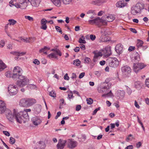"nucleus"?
<instances>
[{
    "label": "nucleus",
    "mask_w": 149,
    "mask_h": 149,
    "mask_svg": "<svg viewBox=\"0 0 149 149\" xmlns=\"http://www.w3.org/2000/svg\"><path fill=\"white\" fill-rule=\"evenodd\" d=\"M13 72L12 78L14 79H18L20 80L17 82L16 84L18 86L20 87H23L29 83V79L26 77L21 74L22 73L23 70L19 67H15Z\"/></svg>",
    "instance_id": "nucleus-1"
},
{
    "label": "nucleus",
    "mask_w": 149,
    "mask_h": 149,
    "mask_svg": "<svg viewBox=\"0 0 149 149\" xmlns=\"http://www.w3.org/2000/svg\"><path fill=\"white\" fill-rule=\"evenodd\" d=\"M111 84L110 83H107L106 81L101 84L97 87V91L99 93H103L102 97H112L114 96L111 90H110Z\"/></svg>",
    "instance_id": "nucleus-2"
},
{
    "label": "nucleus",
    "mask_w": 149,
    "mask_h": 149,
    "mask_svg": "<svg viewBox=\"0 0 149 149\" xmlns=\"http://www.w3.org/2000/svg\"><path fill=\"white\" fill-rule=\"evenodd\" d=\"M31 111L30 109H24L23 111H21L16 115V118L17 122L21 123L23 121L25 123L29 120V116L28 112Z\"/></svg>",
    "instance_id": "nucleus-3"
},
{
    "label": "nucleus",
    "mask_w": 149,
    "mask_h": 149,
    "mask_svg": "<svg viewBox=\"0 0 149 149\" xmlns=\"http://www.w3.org/2000/svg\"><path fill=\"white\" fill-rule=\"evenodd\" d=\"M144 4L138 3L135 6H132L131 8V13L133 15H136L140 12L144 8Z\"/></svg>",
    "instance_id": "nucleus-4"
},
{
    "label": "nucleus",
    "mask_w": 149,
    "mask_h": 149,
    "mask_svg": "<svg viewBox=\"0 0 149 149\" xmlns=\"http://www.w3.org/2000/svg\"><path fill=\"white\" fill-rule=\"evenodd\" d=\"M18 113H17L15 109L13 110V113L10 110H8L6 115V117L9 121L11 122H13L15 119L17 121L16 116V115Z\"/></svg>",
    "instance_id": "nucleus-5"
},
{
    "label": "nucleus",
    "mask_w": 149,
    "mask_h": 149,
    "mask_svg": "<svg viewBox=\"0 0 149 149\" xmlns=\"http://www.w3.org/2000/svg\"><path fill=\"white\" fill-rule=\"evenodd\" d=\"M18 88L15 85H10L8 87V92L10 96L16 95L18 93Z\"/></svg>",
    "instance_id": "nucleus-6"
},
{
    "label": "nucleus",
    "mask_w": 149,
    "mask_h": 149,
    "mask_svg": "<svg viewBox=\"0 0 149 149\" xmlns=\"http://www.w3.org/2000/svg\"><path fill=\"white\" fill-rule=\"evenodd\" d=\"M146 66V65L143 63H134L133 66V70L135 73H137Z\"/></svg>",
    "instance_id": "nucleus-7"
},
{
    "label": "nucleus",
    "mask_w": 149,
    "mask_h": 149,
    "mask_svg": "<svg viewBox=\"0 0 149 149\" xmlns=\"http://www.w3.org/2000/svg\"><path fill=\"white\" fill-rule=\"evenodd\" d=\"M20 1V3L21 4L23 3L25 5V6H27V2H28L31 3L32 6L34 7H37L38 6L40 2V0H24L23 2H21Z\"/></svg>",
    "instance_id": "nucleus-8"
},
{
    "label": "nucleus",
    "mask_w": 149,
    "mask_h": 149,
    "mask_svg": "<svg viewBox=\"0 0 149 149\" xmlns=\"http://www.w3.org/2000/svg\"><path fill=\"white\" fill-rule=\"evenodd\" d=\"M67 142L68 147L71 149L76 147L77 144V142L72 139H68Z\"/></svg>",
    "instance_id": "nucleus-9"
},
{
    "label": "nucleus",
    "mask_w": 149,
    "mask_h": 149,
    "mask_svg": "<svg viewBox=\"0 0 149 149\" xmlns=\"http://www.w3.org/2000/svg\"><path fill=\"white\" fill-rule=\"evenodd\" d=\"M66 141L65 140L60 139L58 140V142L56 145L57 149H63L65 146Z\"/></svg>",
    "instance_id": "nucleus-10"
},
{
    "label": "nucleus",
    "mask_w": 149,
    "mask_h": 149,
    "mask_svg": "<svg viewBox=\"0 0 149 149\" xmlns=\"http://www.w3.org/2000/svg\"><path fill=\"white\" fill-rule=\"evenodd\" d=\"M121 70L123 74L127 76L131 72V68L127 65L121 68Z\"/></svg>",
    "instance_id": "nucleus-11"
},
{
    "label": "nucleus",
    "mask_w": 149,
    "mask_h": 149,
    "mask_svg": "<svg viewBox=\"0 0 149 149\" xmlns=\"http://www.w3.org/2000/svg\"><path fill=\"white\" fill-rule=\"evenodd\" d=\"M119 62L116 58L111 59V61L109 63L110 66L113 68H116L119 65Z\"/></svg>",
    "instance_id": "nucleus-12"
},
{
    "label": "nucleus",
    "mask_w": 149,
    "mask_h": 149,
    "mask_svg": "<svg viewBox=\"0 0 149 149\" xmlns=\"http://www.w3.org/2000/svg\"><path fill=\"white\" fill-rule=\"evenodd\" d=\"M104 52L105 57H107L109 56L111 54V47L109 46L106 47L104 51Z\"/></svg>",
    "instance_id": "nucleus-13"
},
{
    "label": "nucleus",
    "mask_w": 149,
    "mask_h": 149,
    "mask_svg": "<svg viewBox=\"0 0 149 149\" xmlns=\"http://www.w3.org/2000/svg\"><path fill=\"white\" fill-rule=\"evenodd\" d=\"M127 4V3L125 2V1H120L116 3V6L118 8H122L126 6Z\"/></svg>",
    "instance_id": "nucleus-14"
},
{
    "label": "nucleus",
    "mask_w": 149,
    "mask_h": 149,
    "mask_svg": "<svg viewBox=\"0 0 149 149\" xmlns=\"http://www.w3.org/2000/svg\"><path fill=\"white\" fill-rule=\"evenodd\" d=\"M47 21L45 19L43 18L41 20L40 22L41 26V29L44 30H46L47 28V26L46 25L47 23Z\"/></svg>",
    "instance_id": "nucleus-15"
},
{
    "label": "nucleus",
    "mask_w": 149,
    "mask_h": 149,
    "mask_svg": "<svg viewBox=\"0 0 149 149\" xmlns=\"http://www.w3.org/2000/svg\"><path fill=\"white\" fill-rule=\"evenodd\" d=\"M123 50V45L120 44L117 45L115 48V50L117 53L118 54L122 53Z\"/></svg>",
    "instance_id": "nucleus-16"
},
{
    "label": "nucleus",
    "mask_w": 149,
    "mask_h": 149,
    "mask_svg": "<svg viewBox=\"0 0 149 149\" xmlns=\"http://www.w3.org/2000/svg\"><path fill=\"white\" fill-rule=\"evenodd\" d=\"M19 105L23 107H28L27 99H21L19 102Z\"/></svg>",
    "instance_id": "nucleus-17"
},
{
    "label": "nucleus",
    "mask_w": 149,
    "mask_h": 149,
    "mask_svg": "<svg viewBox=\"0 0 149 149\" xmlns=\"http://www.w3.org/2000/svg\"><path fill=\"white\" fill-rule=\"evenodd\" d=\"M32 122L34 125L37 126L41 123V121L37 118L34 117L32 119Z\"/></svg>",
    "instance_id": "nucleus-18"
},
{
    "label": "nucleus",
    "mask_w": 149,
    "mask_h": 149,
    "mask_svg": "<svg viewBox=\"0 0 149 149\" xmlns=\"http://www.w3.org/2000/svg\"><path fill=\"white\" fill-rule=\"evenodd\" d=\"M100 20V19L99 17H97L93 19H90L88 21L89 23L90 24H97Z\"/></svg>",
    "instance_id": "nucleus-19"
},
{
    "label": "nucleus",
    "mask_w": 149,
    "mask_h": 149,
    "mask_svg": "<svg viewBox=\"0 0 149 149\" xmlns=\"http://www.w3.org/2000/svg\"><path fill=\"white\" fill-rule=\"evenodd\" d=\"M104 2L103 0H96L92 1L91 3L92 4L97 6H100Z\"/></svg>",
    "instance_id": "nucleus-20"
},
{
    "label": "nucleus",
    "mask_w": 149,
    "mask_h": 149,
    "mask_svg": "<svg viewBox=\"0 0 149 149\" xmlns=\"http://www.w3.org/2000/svg\"><path fill=\"white\" fill-rule=\"evenodd\" d=\"M28 107L36 103V100L33 99H27Z\"/></svg>",
    "instance_id": "nucleus-21"
},
{
    "label": "nucleus",
    "mask_w": 149,
    "mask_h": 149,
    "mask_svg": "<svg viewBox=\"0 0 149 149\" xmlns=\"http://www.w3.org/2000/svg\"><path fill=\"white\" fill-rule=\"evenodd\" d=\"M6 67L5 64L1 60H0V72L3 70Z\"/></svg>",
    "instance_id": "nucleus-22"
},
{
    "label": "nucleus",
    "mask_w": 149,
    "mask_h": 149,
    "mask_svg": "<svg viewBox=\"0 0 149 149\" xmlns=\"http://www.w3.org/2000/svg\"><path fill=\"white\" fill-rule=\"evenodd\" d=\"M105 18H106V21L108 22H112L115 18V17L112 15H109Z\"/></svg>",
    "instance_id": "nucleus-23"
},
{
    "label": "nucleus",
    "mask_w": 149,
    "mask_h": 149,
    "mask_svg": "<svg viewBox=\"0 0 149 149\" xmlns=\"http://www.w3.org/2000/svg\"><path fill=\"white\" fill-rule=\"evenodd\" d=\"M125 94V92L123 91H119L118 92V96L119 97V98H123Z\"/></svg>",
    "instance_id": "nucleus-24"
},
{
    "label": "nucleus",
    "mask_w": 149,
    "mask_h": 149,
    "mask_svg": "<svg viewBox=\"0 0 149 149\" xmlns=\"http://www.w3.org/2000/svg\"><path fill=\"white\" fill-rule=\"evenodd\" d=\"M53 3L58 7H60L61 6V0H51Z\"/></svg>",
    "instance_id": "nucleus-25"
},
{
    "label": "nucleus",
    "mask_w": 149,
    "mask_h": 149,
    "mask_svg": "<svg viewBox=\"0 0 149 149\" xmlns=\"http://www.w3.org/2000/svg\"><path fill=\"white\" fill-rule=\"evenodd\" d=\"M106 36L102 35L101 37L99 39V40L100 41V42H103L107 41L108 40Z\"/></svg>",
    "instance_id": "nucleus-26"
},
{
    "label": "nucleus",
    "mask_w": 149,
    "mask_h": 149,
    "mask_svg": "<svg viewBox=\"0 0 149 149\" xmlns=\"http://www.w3.org/2000/svg\"><path fill=\"white\" fill-rule=\"evenodd\" d=\"M143 42L141 40L137 39L136 42V46L138 48H139L142 46Z\"/></svg>",
    "instance_id": "nucleus-27"
},
{
    "label": "nucleus",
    "mask_w": 149,
    "mask_h": 149,
    "mask_svg": "<svg viewBox=\"0 0 149 149\" xmlns=\"http://www.w3.org/2000/svg\"><path fill=\"white\" fill-rule=\"evenodd\" d=\"M57 55V54L55 53H52L49 54L48 56L50 58H55L58 59V58L56 56Z\"/></svg>",
    "instance_id": "nucleus-28"
},
{
    "label": "nucleus",
    "mask_w": 149,
    "mask_h": 149,
    "mask_svg": "<svg viewBox=\"0 0 149 149\" xmlns=\"http://www.w3.org/2000/svg\"><path fill=\"white\" fill-rule=\"evenodd\" d=\"M108 31L107 29L102 28L101 29V33L102 35L107 36L108 34Z\"/></svg>",
    "instance_id": "nucleus-29"
},
{
    "label": "nucleus",
    "mask_w": 149,
    "mask_h": 149,
    "mask_svg": "<svg viewBox=\"0 0 149 149\" xmlns=\"http://www.w3.org/2000/svg\"><path fill=\"white\" fill-rule=\"evenodd\" d=\"M73 0H61L63 4L65 5L70 4L72 1Z\"/></svg>",
    "instance_id": "nucleus-30"
},
{
    "label": "nucleus",
    "mask_w": 149,
    "mask_h": 149,
    "mask_svg": "<svg viewBox=\"0 0 149 149\" xmlns=\"http://www.w3.org/2000/svg\"><path fill=\"white\" fill-rule=\"evenodd\" d=\"M39 146L41 149H44L46 145L45 143L43 141H40L39 142Z\"/></svg>",
    "instance_id": "nucleus-31"
},
{
    "label": "nucleus",
    "mask_w": 149,
    "mask_h": 149,
    "mask_svg": "<svg viewBox=\"0 0 149 149\" xmlns=\"http://www.w3.org/2000/svg\"><path fill=\"white\" fill-rule=\"evenodd\" d=\"M8 21L9 22L8 25H14L17 23V21L13 19H9Z\"/></svg>",
    "instance_id": "nucleus-32"
},
{
    "label": "nucleus",
    "mask_w": 149,
    "mask_h": 149,
    "mask_svg": "<svg viewBox=\"0 0 149 149\" xmlns=\"http://www.w3.org/2000/svg\"><path fill=\"white\" fill-rule=\"evenodd\" d=\"M60 104L59 108L60 109L62 108L63 105H65L66 103L65 102L64 100L63 99H61L60 100Z\"/></svg>",
    "instance_id": "nucleus-33"
},
{
    "label": "nucleus",
    "mask_w": 149,
    "mask_h": 149,
    "mask_svg": "<svg viewBox=\"0 0 149 149\" xmlns=\"http://www.w3.org/2000/svg\"><path fill=\"white\" fill-rule=\"evenodd\" d=\"M27 87L29 89H35L36 88V86L33 84H29L27 86Z\"/></svg>",
    "instance_id": "nucleus-34"
},
{
    "label": "nucleus",
    "mask_w": 149,
    "mask_h": 149,
    "mask_svg": "<svg viewBox=\"0 0 149 149\" xmlns=\"http://www.w3.org/2000/svg\"><path fill=\"white\" fill-rule=\"evenodd\" d=\"M22 41H23L26 42H31V38H22V37H20Z\"/></svg>",
    "instance_id": "nucleus-35"
},
{
    "label": "nucleus",
    "mask_w": 149,
    "mask_h": 149,
    "mask_svg": "<svg viewBox=\"0 0 149 149\" xmlns=\"http://www.w3.org/2000/svg\"><path fill=\"white\" fill-rule=\"evenodd\" d=\"M84 36H82L81 38H79V42L80 43L85 44L86 42L84 40Z\"/></svg>",
    "instance_id": "nucleus-36"
},
{
    "label": "nucleus",
    "mask_w": 149,
    "mask_h": 149,
    "mask_svg": "<svg viewBox=\"0 0 149 149\" xmlns=\"http://www.w3.org/2000/svg\"><path fill=\"white\" fill-rule=\"evenodd\" d=\"M50 49V48L49 47L45 46L43 48H42L40 50L39 52L40 53L43 52L45 51H47Z\"/></svg>",
    "instance_id": "nucleus-37"
},
{
    "label": "nucleus",
    "mask_w": 149,
    "mask_h": 149,
    "mask_svg": "<svg viewBox=\"0 0 149 149\" xmlns=\"http://www.w3.org/2000/svg\"><path fill=\"white\" fill-rule=\"evenodd\" d=\"M81 64V61L79 59H76L74 61L73 64L76 66H79Z\"/></svg>",
    "instance_id": "nucleus-38"
},
{
    "label": "nucleus",
    "mask_w": 149,
    "mask_h": 149,
    "mask_svg": "<svg viewBox=\"0 0 149 149\" xmlns=\"http://www.w3.org/2000/svg\"><path fill=\"white\" fill-rule=\"evenodd\" d=\"M52 51H54L55 53L57 54V55H58L60 56H61L62 55L60 51L58 49H53L52 50Z\"/></svg>",
    "instance_id": "nucleus-39"
},
{
    "label": "nucleus",
    "mask_w": 149,
    "mask_h": 149,
    "mask_svg": "<svg viewBox=\"0 0 149 149\" xmlns=\"http://www.w3.org/2000/svg\"><path fill=\"white\" fill-rule=\"evenodd\" d=\"M135 53L136 56H134V59L135 60H136V61H139L140 60L139 55V54L136 52Z\"/></svg>",
    "instance_id": "nucleus-40"
},
{
    "label": "nucleus",
    "mask_w": 149,
    "mask_h": 149,
    "mask_svg": "<svg viewBox=\"0 0 149 149\" xmlns=\"http://www.w3.org/2000/svg\"><path fill=\"white\" fill-rule=\"evenodd\" d=\"M73 97L74 96H73V93L72 91H70L68 94V99L70 100V99L73 98Z\"/></svg>",
    "instance_id": "nucleus-41"
},
{
    "label": "nucleus",
    "mask_w": 149,
    "mask_h": 149,
    "mask_svg": "<svg viewBox=\"0 0 149 149\" xmlns=\"http://www.w3.org/2000/svg\"><path fill=\"white\" fill-rule=\"evenodd\" d=\"M141 86V83L140 82L138 81L135 83V87L136 88H139Z\"/></svg>",
    "instance_id": "nucleus-42"
},
{
    "label": "nucleus",
    "mask_w": 149,
    "mask_h": 149,
    "mask_svg": "<svg viewBox=\"0 0 149 149\" xmlns=\"http://www.w3.org/2000/svg\"><path fill=\"white\" fill-rule=\"evenodd\" d=\"M84 63L86 64H89L91 61V59L88 57L85 58L84 60Z\"/></svg>",
    "instance_id": "nucleus-43"
},
{
    "label": "nucleus",
    "mask_w": 149,
    "mask_h": 149,
    "mask_svg": "<svg viewBox=\"0 0 149 149\" xmlns=\"http://www.w3.org/2000/svg\"><path fill=\"white\" fill-rule=\"evenodd\" d=\"M6 107H0V113H3L6 110Z\"/></svg>",
    "instance_id": "nucleus-44"
},
{
    "label": "nucleus",
    "mask_w": 149,
    "mask_h": 149,
    "mask_svg": "<svg viewBox=\"0 0 149 149\" xmlns=\"http://www.w3.org/2000/svg\"><path fill=\"white\" fill-rule=\"evenodd\" d=\"M133 137L131 134H130L128 136L126 139V141L128 142L132 140Z\"/></svg>",
    "instance_id": "nucleus-45"
},
{
    "label": "nucleus",
    "mask_w": 149,
    "mask_h": 149,
    "mask_svg": "<svg viewBox=\"0 0 149 149\" xmlns=\"http://www.w3.org/2000/svg\"><path fill=\"white\" fill-rule=\"evenodd\" d=\"M87 14H92L93 15H96V13H95V11L93 10H90L87 12Z\"/></svg>",
    "instance_id": "nucleus-46"
},
{
    "label": "nucleus",
    "mask_w": 149,
    "mask_h": 149,
    "mask_svg": "<svg viewBox=\"0 0 149 149\" xmlns=\"http://www.w3.org/2000/svg\"><path fill=\"white\" fill-rule=\"evenodd\" d=\"M12 74L10 73V72L9 71H7L5 73V75L7 77H12Z\"/></svg>",
    "instance_id": "nucleus-47"
},
{
    "label": "nucleus",
    "mask_w": 149,
    "mask_h": 149,
    "mask_svg": "<svg viewBox=\"0 0 149 149\" xmlns=\"http://www.w3.org/2000/svg\"><path fill=\"white\" fill-rule=\"evenodd\" d=\"M86 101L87 104H92L93 102V100L91 98H87Z\"/></svg>",
    "instance_id": "nucleus-48"
},
{
    "label": "nucleus",
    "mask_w": 149,
    "mask_h": 149,
    "mask_svg": "<svg viewBox=\"0 0 149 149\" xmlns=\"http://www.w3.org/2000/svg\"><path fill=\"white\" fill-rule=\"evenodd\" d=\"M10 143L12 144H14L15 142V139L12 137H10Z\"/></svg>",
    "instance_id": "nucleus-49"
},
{
    "label": "nucleus",
    "mask_w": 149,
    "mask_h": 149,
    "mask_svg": "<svg viewBox=\"0 0 149 149\" xmlns=\"http://www.w3.org/2000/svg\"><path fill=\"white\" fill-rule=\"evenodd\" d=\"M49 95L53 97H56V94L55 93L54 91H52L49 93Z\"/></svg>",
    "instance_id": "nucleus-50"
},
{
    "label": "nucleus",
    "mask_w": 149,
    "mask_h": 149,
    "mask_svg": "<svg viewBox=\"0 0 149 149\" xmlns=\"http://www.w3.org/2000/svg\"><path fill=\"white\" fill-rule=\"evenodd\" d=\"M6 104L3 101L0 100V107H6Z\"/></svg>",
    "instance_id": "nucleus-51"
},
{
    "label": "nucleus",
    "mask_w": 149,
    "mask_h": 149,
    "mask_svg": "<svg viewBox=\"0 0 149 149\" xmlns=\"http://www.w3.org/2000/svg\"><path fill=\"white\" fill-rule=\"evenodd\" d=\"M55 29L57 31L60 32L61 34L62 33V31L59 26H55Z\"/></svg>",
    "instance_id": "nucleus-52"
},
{
    "label": "nucleus",
    "mask_w": 149,
    "mask_h": 149,
    "mask_svg": "<svg viewBox=\"0 0 149 149\" xmlns=\"http://www.w3.org/2000/svg\"><path fill=\"white\" fill-rule=\"evenodd\" d=\"M5 43L4 40H1L0 41V47H3L5 45Z\"/></svg>",
    "instance_id": "nucleus-53"
},
{
    "label": "nucleus",
    "mask_w": 149,
    "mask_h": 149,
    "mask_svg": "<svg viewBox=\"0 0 149 149\" xmlns=\"http://www.w3.org/2000/svg\"><path fill=\"white\" fill-rule=\"evenodd\" d=\"M94 74L97 77H100L101 74V72L100 71H95L94 72Z\"/></svg>",
    "instance_id": "nucleus-54"
},
{
    "label": "nucleus",
    "mask_w": 149,
    "mask_h": 149,
    "mask_svg": "<svg viewBox=\"0 0 149 149\" xmlns=\"http://www.w3.org/2000/svg\"><path fill=\"white\" fill-rule=\"evenodd\" d=\"M102 55V53L100 52H98L95 54L94 56L97 58H98L99 56H101Z\"/></svg>",
    "instance_id": "nucleus-55"
},
{
    "label": "nucleus",
    "mask_w": 149,
    "mask_h": 149,
    "mask_svg": "<svg viewBox=\"0 0 149 149\" xmlns=\"http://www.w3.org/2000/svg\"><path fill=\"white\" fill-rule=\"evenodd\" d=\"M90 38L92 41H94L96 38V36L95 35L91 34L90 35Z\"/></svg>",
    "instance_id": "nucleus-56"
},
{
    "label": "nucleus",
    "mask_w": 149,
    "mask_h": 149,
    "mask_svg": "<svg viewBox=\"0 0 149 149\" xmlns=\"http://www.w3.org/2000/svg\"><path fill=\"white\" fill-rule=\"evenodd\" d=\"M10 54L15 56H19V52H10Z\"/></svg>",
    "instance_id": "nucleus-57"
},
{
    "label": "nucleus",
    "mask_w": 149,
    "mask_h": 149,
    "mask_svg": "<svg viewBox=\"0 0 149 149\" xmlns=\"http://www.w3.org/2000/svg\"><path fill=\"white\" fill-rule=\"evenodd\" d=\"M145 85L146 86L149 88V78L146 79L145 81Z\"/></svg>",
    "instance_id": "nucleus-58"
},
{
    "label": "nucleus",
    "mask_w": 149,
    "mask_h": 149,
    "mask_svg": "<svg viewBox=\"0 0 149 149\" xmlns=\"http://www.w3.org/2000/svg\"><path fill=\"white\" fill-rule=\"evenodd\" d=\"M135 49V47L134 46H130L128 49L129 52H131Z\"/></svg>",
    "instance_id": "nucleus-59"
},
{
    "label": "nucleus",
    "mask_w": 149,
    "mask_h": 149,
    "mask_svg": "<svg viewBox=\"0 0 149 149\" xmlns=\"http://www.w3.org/2000/svg\"><path fill=\"white\" fill-rule=\"evenodd\" d=\"M127 93L129 95H130L132 93V90L129 87H127Z\"/></svg>",
    "instance_id": "nucleus-60"
},
{
    "label": "nucleus",
    "mask_w": 149,
    "mask_h": 149,
    "mask_svg": "<svg viewBox=\"0 0 149 149\" xmlns=\"http://www.w3.org/2000/svg\"><path fill=\"white\" fill-rule=\"evenodd\" d=\"M33 63L35 64L38 65L40 64V61L37 59H35L33 61Z\"/></svg>",
    "instance_id": "nucleus-61"
},
{
    "label": "nucleus",
    "mask_w": 149,
    "mask_h": 149,
    "mask_svg": "<svg viewBox=\"0 0 149 149\" xmlns=\"http://www.w3.org/2000/svg\"><path fill=\"white\" fill-rule=\"evenodd\" d=\"M64 79L65 80H69V76H68V74L67 73H66L64 77Z\"/></svg>",
    "instance_id": "nucleus-62"
},
{
    "label": "nucleus",
    "mask_w": 149,
    "mask_h": 149,
    "mask_svg": "<svg viewBox=\"0 0 149 149\" xmlns=\"http://www.w3.org/2000/svg\"><path fill=\"white\" fill-rule=\"evenodd\" d=\"M85 73L84 72H83L81 73L79 76V79H81L85 75Z\"/></svg>",
    "instance_id": "nucleus-63"
},
{
    "label": "nucleus",
    "mask_w": 149,
    "mask_h": 149,
    "mask_svg": "<svg viewBox=\"0 0 149 149\" xmlns=\"http://www.w3.org/2000/svg\"><path fill=\"white\" fill-rule=\"evenodd\" d=\"M81 108V106L80 105H79L76 106V110L77 111H79Z\"/></svg>",
    "instance_id": "nucleus-64"
}]
</instances>
